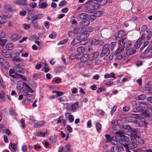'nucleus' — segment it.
I'll return each instance as SVG.
<instances>
[{
	"label": "nucleus",
	"instance_id": "54",
	"mask_svg": "<svg viewBox=\"0 0 152 152\" xmlns=\"http://www.w3.org/2000/svg\"><path fill=\"white\" fill-rule=\"evenodd\" d=\"M146 98V96L144 94H141L139 95L137 99H138L140 100H144Z\"/></svg>",
	"mask_w": 152,
	"mask_h": 152
},
{
	"label": "nucleus",
	"instance_id": "28",
	"mask_svg": "<svg viewBox=\"0 0 152 152\" xmlns=\"http://www.w3.org/2000/svg\"><path fill=\"white\" fill-rule=\"evenodd\" d=\"M89 34L88 33H86L81 34L79 37L81 39H84L89 36Z\"/></svg>",
	"mask_w": 152,
	"mask_h": 152
},
{
	"label": "nucleus",
	"instance_id": "56",
	"mask_svg": "<svg viewBox=\"0 0 152 152\" xmlns=\"http://www.w3.org/2000/svg\"><path fill=\"white\" fill-rule=\"evenodd\" d=\"M146 32L147 33H148L149 34L147 37V40L150 39L152 36V31H146Z\"/></svg>",
	"mask_w": 152,
	"mask_h": 152
},
{
	"label": "nucleus",
	"instance_id": "12",
	"mask_svg": "<svg viewBox=\"0 0 152 152\" xmlns=\"http://www.w3.org/2000/svg\"><path fill=\"white\" fill-rule=\"evenodd\" d=\"M126 54L128 56H130L136 53V50L133 48H127Z\"/></svg>",
	"mask_w": 152,
	"mask_h": 152
},
{
	"label": "nucleus",
	"instance_id": "33",
	"mask_svg": "<svg viewBox=\"0 0 152 152\" xmlns=\"http://www.w3.org/2000/svg\"><path fill=\"white\" fill-rule=\"evenodd\" d=\"M64 152H68L70 150V145L69 144L66 145L64 147Z\"/></svg>",
	"mask_w": 152,
	"mask_h": 152
},
{
	"label": "nucleus",
	"instance_id": "5",
	"mask_svg": "<svg viewBox=\"0 0 152 152\" xmlns=\"http://www.w3.org/2000/svg\"><path fill=\"white\" fill-rule=\"evenodd\" d=\"M92 57L86 63V65H91L93 61L97 58L99 55V53L98 52H94L92 53Z\"/></svg>",
	"mask_w": 152,
	"mask_h": 152
},
{
	"label": "nucleus",
	"instance_id": "34",
	"mask_svg": "<svg viewBox=\"0 0 152 152\" xmlns=\"http://www.w3.org/2000/svg\"><path fill=\"white\" fill-rule=\"evenodd\" d=\"M89 42V40L88 39H81L80 45H84L88 43Z\"/></svg>",
	"mask_w": 152,
	"mask_h": 152
},
{
	"label": "nucleus",
	"instance_id": "59",
	"mask_svg": "<svg viewBox=\"0 0 152 152\" xmlns=\"http://www.w3.org/2000/svg\"><path fill=\"white\" fill-rule=\"evenodd\" d=\"M105 88L103 87L99 88L96 91V92L98 93H99L101 92L105 91Z\"/></svg>",
	"mask_w": 152,
	"mask_h": 152
},
{
	"label": "nucleus",
	"instance_id": "32",
	"mask_svg": "<svg viewBox=\"0 0 152 152\" xmlns=\"http://www.w3.org/2000/svg\"><path fill=\"white\" fill-rule=\"evenodd\" d=\"M31 23L33 24V26L34 27L37 29H38L39 28V25L38 24V22L35 20H32L31 22Z\"/></svg>",
	"mask_w": 152,
	"mask_h": 152
},
{
	"label": "nucleus",
	"instance_id": "7",
	"mask_svg": "<svg viewBox=\"0 0 152 152\" xmlns=\"http://www.w3.org/2000/svg\"><path fill=\"white\" fill-rule=\"evenodd\" d=\"M90 58L89 55L87 53H86L83 54L80 58V59L81 62L85 63L86 62H87L90 59Z\"/></svg>",
	"mask_w": 152,
	"mask_h": 152
},
{
	"label": "nucleus",
	"instance_id": "51",
	"mask_svg": "<svg viewBox=\"0 0 152 152\" xmlns=\"http://www.w3.org/2000/svg\"><path fill=\"white\" fill-rule=\"evenodd\" d=\"M94 14L96 15V16L99 17L103 15V12L100 11H97L95 12Z\"/></svg>",
	"mask_w": 152,
	"mask_h": 152
},
{
	"label": "nucleus",
	"instance_id": "15",
	"mask_svg": "<svg viewBox=\"0 0 152 152\" xmlns=\"http://www.w3.org/2000/svg\"><path fill=\"white\" fill-rule=\"evenodd\" d=\"M79 102H76L74 103H72L71 105V110L73 112H75L76 111L77 108L78 107Z\"/></svg>",
	"mask_w": 152,
	"mask_h": 152
},
{
	"label": "nucleus",
	"instance_id": "43",
	"mask_svg": "<svg viewBox=\"0 0 152 152\" xmlns=\"http://www.w3.org/2000/svg\"><path fill=\"white\" fill-rule=\"evenodd\" d=\"M47 134V133H45L44 132H37L36 134V136L38 137H44L45 134Z\"/></svg>",
	"mask_w": 152,
	"mask_h": 152
},
{
	"label": "nucleus",
	"instance_id": "27",
	"mask_svg": "<svg viewBox=\"0 0 152 152\" xmlns=\"http://www.w3.org/2000/svg\"><path fill=\"white\" fill-rule=\"evenodd\" d=\"M48 4L46 2L41 3L40 1L39 2V7L41 9H45L47 6Z\"/></svg>",
	"mask_w": 152,
	"mask_h": 152
},
{
	"label": "nucleus",
	"instance_id": "22",
	"mask_svg": "<svg viewBox=\"0 0 152 152\" xmlns=\"http://www.w3.org/2000/svg\"><path fill=\"white\" fill-rule=\"evenodd\" d=\"M43 15L42 14H39L37 15L31 16V18L32 20H36L42 18Z\"/></svg>",
	"mask_w": 152,
	"mask_h": 152
},
{
	"label": "nucleus",
	"instance_id": "37",
	"mask_svg": "<svg viewBox=\"0 0 152 152\" xmlns=\"http://www.w3.org/2000/svg\"><path fill=\"white\" fill-rule=\"evenodd\" d=\"M23 83L20 81H19L18 82L17 87L18 90H20L23 88Z\"/></svg>",
	"mask_w": 152,
	"mask_h": 152
},
{
	"label": "nucleus",
	"instance_id": "18",
	"mask_svg": "<svg viewBox=\"0 0 152 152\" xmlns=\"http://www.w3.org/2000/svg\"><path fill=\"white\" fill-rule=\"evenodd\" d=\"M45 123V122L44 121H40L35 123L34 125V126L35 128H39L41 126H43Z\"/></svg>",
	"mask_w": 152,
	"mask_h": 152
},
{
	"label": "nucleus",
	"instance_id": "19",
	"mask_svg": "<svg viewBox=\"0 0 152 152\" xmlns=\"http://www.w3.org/2000/svg\"><path fill=\"white\" fill-rule=\"evenodd\" d=\"M122 127L124 129H125L131 130L134 132H136V130L135 129L132 128L130 126L127 124L123 125Z\"/></svg>",
	"mask_w": 152,
	"mask_h": 152
},
{
	"label": "nucleus",
	"instance_id": "57",
	"mask_svg": "<svg viewBox=\"0 0 152 152\" xmlns=\"http://www.w3.org/2000/svg\"><path fill=\"white\" fill-rule=\"evenodd\" d=\"M2 54L6 58H8L9 57V55L7 54L6 50H3L2 51Z\"/></svg>",
	"mask_w": 152,
	"mask_h": 152
},
{
	"label": "nucleus",
	"instance_id": "36",
	"mask_svg": "<svg viewBox=\"0 0 152 152\" xmlns=\"http://www.w3.org/2000/svg\"><path fill=\"white\" fill-rule=\"evenodd\" d=\"M85 51V49L83 47H78L77 50V51L80 54V53L84 52Z\"/></svg>",
	"mask_w": 152,
	"mask_h": 152
},
{
	"label": "nucleus",
	"instance_id": "48",
	"mask_svg": "<svg viewBox=\"0 0 152 152\" xmlns=\"http://www.w3.org/2000/svg\"><path fill=\"white\" fill-rule=\"evenodd\" d=\"M63 117L61 116H59L58 118V119H56L54 120L53 121L55 122L56 124H58L61 122V121Z\"/></svg>",
	"mask_w": 152,
	"mask_h": 152
},
{
	"label": "nucleus",
	"instance_id": "55",
	"mask_svg": "<svg viewBox=\"0 0 152 152\" xmlns=\"http://www.w3.org/2000/svg\"><path fill=\"white\" fill-rule=\"evenodd\" d=\"M29 91L27 89H26L24 88L23 89V94L24 96H27L28 94V93Z\"/></svg>",
	"mask_w": 152,
	"mask_h": 152
},
{
	"label": "nucleus",
	"instance_id": "64",
	"mask_svg": "<svg viewBox=\"0 0 152 152\" xmlns=\"http://www.w3.org/2000/svg\"><path fill=\"white\" fill-rule=\"evenodd\" d=\"M33 77L35 80H37L41 77V75L39 74L35 73L34 74Z\"/></svg>",
	"mask_w": 152,
	"mask_h": 152
},
{
	"label": "nucleus",
	"instance_id": "10",
	"mask_svg": "<svg viewBox=\"0 0 152 152\" xmlns=\"http://www.w3.org/2000/svg\"><path fill=\"white\" fill-rule=\"evenodd\" d=\"M15 72L17 73H23L25 72L24 69L21 66L16 65L13 67Z\"/></svg>",
	"mask_w": 152,
	"mask_h": 152
},
{
	"label": "nucleus",
	"instance_id": "38",
	"mask_svg": "<svg viewBox=\"0 0 152 152\" xmlns=\"http://www.w3.org/2000/svg\"><path fill=\"white\" fill-rule=\"evenodd\" d=\"M7 21V20L4 18V17H3L1 16H0V24H4L6 23Z\"/></svg>",
	"mask_w": 152,
	"mask_h": 152
},
{
	"label": "nucleus",
	"instance_id": "63",
	"mask_svg": "<svg viewBox=\"0 0 152 152\" xmlns=\"http://www.w3.org/2000/svg\"><path fill=\"white\" fill-rule=\"evenodd\" d=\"M7 42V41L5 39H0V45L1 46H4Z\"/></svg>",
	"mask_w": 152,
	"mask_h": 152
},
{
	"label": "nucleus",
	"instance_id": "3",
	"mask_svg": "<svg viewBox=\"0 0 152 152\" xmlns=\"http://www.w3.org/2000/svg\"><path fill=\"white\" fill-rule=\"evenodd\" d=\"M152 56V49L150 47H148L144 52L140 55L142 58H144L146 57H148Z\"/></svg>",
	"mask_w": 152,
	"mask_h": 152
},
{
	"label": "nucleus",
	"instance_id": "17",
	"mask_svg": "<svg viewBox=\"0 0 152 152\" xmlns=\"http://www.w3.org/2000/svg\"><path fill=\"white\" fill-rule=\"evenodd\" d=\"M9 148L12 151H15L17 149V145L15 143H11L9 145Z\"/></svg>",
	"mask_w": 152,
	"mask_h": 152
},
{
	"label": "nucleus",
	"instance_id": "45",
	"mask_svg": "<svg viewBox=\"0 0 152 152\" xmlns=\"http://www.w3.org/2000/svg\"><path fill=\"white\" fill-rule=\"evenodd\" d=\"M139 106V107L140 109H142V111L143 109L146 108L147 105L144 103H140V104Z\"/></svg>",
	"mask_w": 152,
	"mask_h": 152
},
{
	"label": "nucleus",
	"instance_id": "41",
	"mask_svg": "<svg viewBox=\"0 0 152 152\" xmlns=\"http://www.w3.org/2000/svg\"><path fill=\"white\" fill-rule=\"evenodd\" d=\"M121 140L122 143H123L124 142H128L130 141L129 138L125 135L121 138Z\"/></svg>",
	"mask_w": 152,
	"mask_h": 152
},
{
	"label": "nucleus",
	"instance_id": "23",
	"mask_svg": "<svg viewBox=\"0 0 152 152\" xmlns=\"http://www.w3.org/2000/svg\"><path fill=\"white\" fill-rule=\"evenodd\" d=\"M20 37L19 36V35L17 34H13L11 37L10 39H11L13 41H15L18 39Z\"/></svg>",
	"mask_w": 152,
	"mask_h": 152
},
{
	"label": "nucleus",
	"instance_id": "25",
	"mask_svg": "<svg viewBox=\"0 0 152 152\" xmlns=\"http://www.w3.org/2000/svg\"><path fill=\"white\" fill-rule=\"evenodd\" d=\"M137 145L133 142H130L128 145V148L129 149H132L136 148Z\"/></svg>",
	"mask_w": 152,
	"mask_h": 152
},
{
	"label": "nucleus",
	"instance_id": "14",
	"mask_svg": "<svg viewBox=\"0 0 152 152\" xmlns=\"http://www.w3.org/2000/svg\"><path fill=\"white\" fill-rule=\"evenodd\" d=\"M134 117L131 116L129 118V122H134L136 121V119H138L140 118V116L138 114L134 115Z\"/></svg>",
	"mask_w": 152,
	"mask_h": 152
},
{
	"label": "nucleus",
	"instance_id": "53",
	"mask_svg": "<svg viewBox=\"0 0 152 152\" xmlns=\"http://www.w3.org/2000/svg\"><path fill=\"white\" fill-rule=\"evenodd\" d=\"M56 37V34L55 32L53 31L49 35V37L53 39H54Z\"/></svg>",
	"mask_w": 152,
	"mask_h": 152
},
{
	"label": "nucleus",
	"instance_id": "62",
	"mask_svg": "<svg viewBox=\"0 0 152 152\" xmlns=\"http://www.w3.org/2000/svg\"><path fill=\"white\" fill-rule=\"evenodd\" d=\"M34 10H29L28 12V15H29L28 18L34 15Z\"/></svg>",
	"mask_w": 152,
	"mask_h": 152
},
{
	"label": "nucleus",
	"instance_id": "30",
	"mask_svg": "<svg viewBox=\"0 0 152 152\" xmlns=\"http://www.w3.org/2000/svg\"><path fill=\"white\" fill-rule=\"evenodd\" d=\"M140 39H138L134 44V46L136 48H139L142 44V42L140 41Z\"/></svg>",
	"mask_w": 152,
	"mask_h": 152
},
{
	"label": "nucleus",
	"instance_id": "58",
	"mask_svg": "<svg viewBox=\"0 0 152 152\" xmlns=\"http://www.w3.org/2000/svg\"><path fill=\"white\" fill-rule=\"evenodd\" d=\"M20 121L21 122V126L23 129H24L26 126L25 120L24 119L22 118L21 119Z\"/></svg>",
	"mask_w": 152,
	"mask_h": 152
},
{
	"label": "nucleus",
	"instance_id": "50",
	"mask_svg": "<svg viewBox=\"0 0 152 152\" xmlns=\"http://www.w3.org/2000/svg\"><path fill=\"white\" fill-rule=\"evenodd\" d=\"M149 43V42L148 41H146L144 42L143 45L142 47L140 48V52H141L142 51L144 48Z\"/></svg>",
	"mask_w": 152,
	"mask_h": 152
},
{
	"label": "nucleus",
	"instance_id": "60",
	"mask_svg": "<svg viewBox=\"0 0 152 152\" xmlns=\"http://www.w3.org/2000/svg\"><path fill=\"white\" fill-rule=\"evenodd\" d=\"M97 16H96V15H90V20L91 21L94 20L96 18Z\"/></svg>",
	"mask_w": 152,
	"mask_h": 152
},
{
	"label": "nucleus",
	"instance_id": "47",
	"mask_svg": "<svg viewBox=\"0 0 152 152\" xmlns=\"http://www.w3.org/2000/svg\"><path fill=\"white\" fill-rule=\"evenodd\" d=\"M94 1H97L100 3L101 5H103L105 4L107 2L106 0H94Z\"/></svg>",
	"mask_w": 152,
	"mask_h": 152
},
{
	"label": "nucleus",
	"instance_id": "31",
	"mask_svg": "<svg viewBox=\"0 0 152 152\" xmlns=\"http://www.w3.org/2000/svg\"><path fill=\"white\" fill-rule=\"evenodd\" d=\"M27 98L28 101L32 102L34 99V97L33 95L28 94L27 95Z\"/></svg>",
	"mask_w": 152,
	"mask_h": 152
},
{
	"label": "nucleus",
	"instance_id": "35",
	"mask_svg": "<svg viewBox=\"0 0 152 152\" xmlns=\"http://www.w3.org/2000/svg\"><path fill=\"white\" fill-rule=\"evenodd\" d=\"M88 15L86 13H82L79 14L78 17L81 19H85L87 17Z\"/></svg>",
	"mask_w": 152,
	"mask_h": 152
},
{
	"label": "nucleus",
	"instance_id": "24",
	"mask_svg": "<svg viewBox=\"0 0 152 152\" xmlns=\"http://www.w3.org/2000/svg\"><path fill=\"white\" fill-rule=\"evenodd\" d=\"M125 35V32L124 30H120L118 31V37L119 38H122Z\"/></svg>",
	"mask_w": 152,
	"mask_h": 152
},
{
	"label": "nucleus",
	"instance_id": "16",
	"mask_svg": "<svg viewBox=\"0 0 152 152\" xmlns=\"http://www.w3.org/2000/svg\"><path fill=\"white\" fill-rule=\"evenodd\" d=\"M124 47L123 45L120 44L119 47L115 52V54L116 55H118V54L124 50Z\"/></svg>",
	"mask_w": 152,
	"mask_h": 152
},
{
	"label": "nucleus",
	"instance_id": "40",
	"mask_svg": "<svg viewBox=\"0 0 152 152\" xmlns=\"http://www.w3.org/2000/svg\"><path fill=\"white\" fill-rule=\"evenodd\" d=\"M6 48L8 50H12L13 48V45L12 43H8L6 45Z\"/></svg>",
	"mask_w": 152,
	"mask_h": 152
},
{
	"label": "nucleus",
	"instance_id": "49",
	"mask_svg": "<svg viewBox=\"0 0 152 152\" xmlns=\"http://www.w3.org/2000/svg\"><path fill=\"white\" fill-rule=\"evenodd\" d=\"M11 76L13 78H21V76H22L21 75L18 74L17 73H16L14 75H11Z\"/></svg>",
	"mask_w": 152,
	"mask_h": 152
},
{
	"label": "nucleus",
	"instance_id": "8",
	"mask_svg": "<svg viewBox=\"0 0 152 152\" xmlns=\"http://www.w3.org/2000/svg\"><path fill=\"white\" fill-rule=\"evenodd\" d=\"M86 31L85 28L83 26L78 28H75L73 31V33L78 34H82L84 32Z\"/></svg>",
	"mask_w": 152,
	"mask_h": 152
},
{
	"label": "nucleus",
	"instance_id": "21",
	"mask_svg": "<svg viewBox=\"0 0 152 152\" xmlns=\"http://www.w3.org/2000/svg\"><path fill=\"white\" fill-rule=\"evenodd\" d=\"M115 134L116 135L115 136V138L116 139H117V138H118L119 137L123 138L125 136L124 133L121 131L116 132L115 133Z\"/></svg>",
	"mask_w": 152,
	"mask_h": 152
},
{
	"label": "nucleus",
	"instance_id": "11",
	"mask_svg": "<svg viewBox=\"0 0 152 152\" xmlns=\"http://www.w3.org/2000/svg\"><path fill=\"white\" fill-rule=\"evenodd\" d=\"M65 116L66 118H68L70 122H73L74 120L73 116L70 112H66L65 113Z\"/></svg>",
	"mask_w": 152,
	"mask_h": 152
},
{
	"label": "nucleus",
	"instance_id": "4",
	"mask_svg": "<svg viewBox=\"0 0 152 152\" xmlns=\"http://www.w3.org/2000/svg\"><path fill=\"white\" fill-rule=\"evenodd\" d=\"M119 42L120 44L122 45L124 44V47L126 48H129L131 45H132V43L131 42L126 38H124L121 40H119Z\"/></svg>",
	"mask_w": 152,
	"mask_h": 152
},
{
	"label": "nucleus",
	"instance_id": "6",
	"mask_svg": "<svg viewBox=\"0 0 152 152\" xmlns=\"http://www.w3.org/2000/svg\"><path fill=\"white\" fill-rule=\"evenodd\" d=\"M13 3L15 4L21 5L23 6H28V2L27 0H16L13 1Z\"/></svg>",
	"mask_w": 152,
	"mask_h": 152
},
{
	"label": "nucleus",
	"instance_id": "29",
	"mask_svg": "<svg viewBox=\"0 0 152 152\" xmlns=\"http://www.w3.org/2000/svg\"><path fill=\"white\" fill-rule=\"evenodd\" d=\"M80 23L81 25L83 26V27L85 28L84 27L85 26H87L89 24L90 21L88 20H85L81 21L80 22Z\"/></svg>",
	"mask_w": 152,
	"mask_h": 152
},
{
	"label": "nucleus",
	"instance_id": "42",
	"mask_svg": "<svg viewBox=\"0 0 152 152\" xmlns=\"http://www.w3.org/2000/svg\"><path fill=\"white\" fill-rule=\"evenodd\" d=\"M9 113L10 114L13 116L16 115L17 114L13 108H11L10 109Z\"/></svg>",
	"mask_w": 152,
	"mask_h": 152
},
{
	"label": "nucleus",
	"instance_id": "9",
	"mask_svg": "<svg viewBox=\"0 0 152 152\" xmlns=\"http://www.w3.org/2000/svg\"><path fill=\"white\" fill-rule=\"evenodd\" d=\"M0 63L4 68H8L10 66L8 62L3 58H0Z\"/></svg>",
	"mask_w": 152,
	"mask_h": 152
},
{
	"label": "nucleus",
	"instance_id": "2",
	"mask_svg": "<svg viewBox=\"0 0 152 152\" xmlns=\"http://www.w3.org/2000/svg\"><path fill=\"white\" fill-rule=\"evenodd\" d=\"M110 45L108 44H106L104 45L103 48V49L101 51L100 56L101 57L104 56H108L109 54L110 50L109 49Z\"/></svg>",
	"mask_w": 152,
	"mask_h": 152
},
{
	"label": "nucleus",
	"instance_id": "44",
	"mask_svg": "<svg viewBox=\"0 0 152 152\" xmlns=\"http://www.w3.org/2000/svg\"><path fill=\"white\" fill-rule=\"evenodd\" d=\"M96 129L98 132H99L101 130L102 127L101 124L99 123L96 124Z\"/></svg>",
	"mask_w": 152,
	"mask_h": 152
},
{
	"label": "nucleus",
	"instance_id": "13",
	"mask_svg": "<svg viewBox=\"0 0 152 152\" xmlns=\"http://www.w3.org/2000/svg\"><path fill=\"white\" fill-rule=\"evenodd\" d=\"M80 38L79 36L76 37L72 40L71 43V44L72 45H74L79 43L80 44Z\"/></svg>",
	"mask_w": 152,
	"mask_h": 152
},
{
	"label": "nucleus",
	"instance_id": "39",
	"mask_svg": "<svg viewBox=\"0 0 152 152\" xmlns=\"http://www.w3.org/2000/svg\"><path fill=\"white\" fill-rule=\"evenodd\" d=\"M133 112L135 113H139L142 112V109H140L139 107H135L132 109Z\"/></svg>",
	"mask_w": 152,
	"mask_h": 152
},
{
	"label": "nucleus",
	"instance_id": "46",
	"mask_svg": "<svg viewBox=\"0 0 152 152\" xmlns=\"http://www.w3.org/2000/svg\"><path fill=\"white\" fill-rule=\"evenodd\" d=\"M116 148V151H122L124 150L123 147L121 145H115Z\"/></svg>",
	"mask_w": 152,
	"mask_h": 152
},
{
	"label": "nucleus",
	"instance_id": "26",
	"mask_svg": "<svg viewBox=\"0 0 152 152\" xmlns=\"http://www.w3.org/2000/svg\"><path fill=\"white\" fill-rule=\"evenodd\" d=\"M91 43L92 45L96 46L99 43V40L94 38H92L91 40Z\"/></svg>",
	"mask_w": 152,
	"mask_h": 152
},
{
	"label": "nucleus",
	"instance_id": "61",
	"mask_svg": "<svg viewBox=\"0 0 152 152\" xmlns=\"http://www.w3.org/2000/svg\"><path fill=\"white\" fill-rule=\"evenodd\" d=\"M111 75H110L109 74H105L104 75V77L105 79H107L110 77H112L113 78H115V76H110Z\"/></svg>",
	"mask_w": 152,
	"mask_h": 152
},
{
	"label": "nucleus",
	"instance_id": "1",
	"mask_svg": "<svg viewBox=\"0 0 152 152\" xmlns=\"http://www.w3.org/2000/svg\"><path fill=\"white\" fill-rule=\"evenodd\" d=\"M86 6L87 9L89 10H97L99 8L100 5L91 1L87 2Z\"/></svg>",
	"mask_w": 152,
	"mask_h": 152
},
{
	"label": "nucleus",
	"instance_id": "20",
	"mask_svg": "<svg viewBox=\"0 0 152 152\" xmlns=\"http://www.w3.org/2000/svg\"><path fill=\"white\" fill-rule=\"evenodd\" d=\"M22 83L23 86L26 87L24 88H25L27 89L31 93L34 92V90H33L28 84L25 82L23 83Z\"/></svg>",
	"mask_w": 152,
	"mask_h": 152
},
{
	"label": "nucleus",
	"instance_id": "52",
	"mask_svg": "<svg viewBox=\"0 0 152 152\" xmlns=\"http://www.w3.org/2000/svg\"><path fill=\"white\" fill-rule=\"evenodd\" d=\"M68 38H65L64 39L60 41L58 45H59L65 44L68 42Z\"/></svg>",
	"mask_w": 152,
	"mask_h": 152
}]
</instances>
